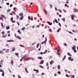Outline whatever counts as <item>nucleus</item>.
<instances>
[{"mask_svg": "<svg viewBox=\"0 0 78 78\" xmlns=\"http://www.w3.org/2000/svg\"><path fill=\"white\" fill-rule=\"evenodd\" d=\"M28 19L30 20H31L32 21H33V17L32 16H31V18H30V17L28 16Z\"/></svg>", "mask_w": 78, "mask_h": 78, "instance_id": "f257e3e1", "label": "nucleus"}, {"mask_svg": "<svg viewBox=\"0 0 78 78\" xmlns=\"http://www.w3.org/2000/svg\"><path fill=\"white\" fill-rule=\"evenodd\" d=\"M24 58L25 61H29V60H30V58L29 57L25 58Z\"/></svg>", "mask_w": 78, "mask_h": 78, "instance_id": "f03ea898", "label": "nucleus"}, {"mask_svg": "<svg viewBox=\"0 0 78 78\" xmlns=\"http://www.w3.org/2000/svg\"><path fill=\"white\" fill-rule=\"evenodd\" d=\"M72 57H69L68 58V59H69V61L70 60L71 61H73V58H71Z\"/></svg>", "mask_w": 78, "mask_h": 78, "instance_id": "7ed1b4c3", "label": "nucleus"}, {"mask_svg": "<svg viewBox=\"0 0 78 78\" xmlns=\"http://www.w3.org/2000/svg\"><path fill=\"white\" fill-rule=\"evenodd\" d=\"M47 37H46V39L45 40V41H44L43 42H41V44H46V42H47Z\"/></svg>", "mask_w": 78, "mask_h": 78, "instance_id": "20e7f679", "label": "nucleus"}, {"mask_svg": "<svg viewBox=\"0 0 78 78\" xmlns=\"http://www.w3.org/2000/svg\"><path fill=\"white\" fill-rule=\"evenodd\" d=\"M27 55H24L23 57L21 59H20V61L21 62V61H22L23 59H24L25 58H26L27 57Z\"/></svg>", "mask_w": 78, "mask_h": 78, "instance_id": "39448f33", "label": "nucleus"}, {"mask_svg": "<svg viewBox=\"0 0 78 78\" xmlns=\"http://www.w3.org/2000/svg\"><path fill=\"white\" fill-rule=\"evenodd\" d=\"M72 49L73 50H75L76 49V46L75 45H74L73 47L72 48Z\"/></svg>", "mask_w": 78, "mask_h": 78, "instance_id": "423d86ee", "label": "nucleus"}, {"mask_svg": "<svg viewBox=\"0 0 78 78\" xmlns=\"http://www.w3.org/2000/svg\"><path fill=\"white\" fill-rule=\"evenodd\" d=\"M73 9V12H78V10L75 8L74 9Z\"/></svg>", "mask_w": 78, "mask_h": 78, "instance_id": "0eeeda50", "label": "nucleus"}, {"mask_svg": "<svg viewBox=\"0 0 78 78\" xmlns=\"http://www.w3.org/2000/svg\"><path fill=\"white\" fill-rule=\"evenodd\" d=\"M1 17H2L4 18L5 19H6V16H5V15H1Z\"/></svg>", "mask_w": 78, "mask_h": 78, "instance_id": "6e6552de", "label": "nucleus"}, {"mask_svg": "<svg viewBox=\"0 0 78 78\" xmlns=\"http://www.w3.org/2000/svg\"><path fill=\"white\" fill-rule=\"evenodd\" d=\"M7 42H14V41L13 40H7Z\"/></svg>", "mask_w": 78, "mask_h": 78, "instance_id": "1a4fd4ad", "label": "nucleus"}, {"mask_svg": "<svg viewBox=\"0 0 78 78\" xmlns=\"http://www.w3.org/2000/svg\"><path fill=\"white\" fill-rule=\"evenodd\" d=\"M44 62V60H42L41 61V62L40 63V64H43Z\"/></svg>", "mask_w": 78, "mask_h": 78, "instance_id": "9d476101", "label": "nucleus"}, {"mask_svg": "<svg viewBox=\"0 0 78 78\" xmlns=\"http://www.w3.org/2000/svg\"><path fill=\"white\" fill-rule=\"evenodd\" d=\"M71 18L72 20H74V16L73 15H71Z\"/></svg>", "mask_w": 78, "mask_h": 78, "instance_id": "9b49d317", "label": "nucleus"}, {"mask_svg": "<svg viewBox=\"0 0 78 78\" xmlns=\"http://www.w3.org/2000/svg\"><path fill=\"white\" fill-rule=\"evenodd\" d=\"M23 13H21L19 14V16H21L22 17V16H23Z\"/></svg>", "mask_w": 78, "mask_h": 78, "instance_id": "f8f14e48", "label": "nucleus"}, {"mask_svg": "<svg viewBox=\"0 0 78 78\" xmlns=\"http://www.w3.org/2000/svg\"><path fill=\"white\" fill-rule=\"evenodd\" d=\"M53 62H54L52 60V61L50 62V64L51 65V64H53Z\"/></svg>", "mask_w": 78, "mask_h": 78, "instance_id": "ddd939ff", "label": "nucleus"}, {"mask_svg": "<svg viewBox=\"0 0 78 78\" xmlns=\"http://www.w3.org/2000/svg\"><path fill=\"white\" fill-rule=\"evenodd\" d=\"M23 16H22L21 17L20 19V20H23Z\"/></svg>", "mask_w": 78, "mask_h": 78, "instance_id": "4468645a", "label": "nucleus"}, {"mask_svg": "<svg viewBox=\"0 0 78 78\" xmlns=\"http://www.w3.org/2000/svg\"><path fill=\"white\" fill-rule=\"evenodd\" d=\"M16 50V48H12V51L13 52L14 51Z\"/></svg>", "mask_w": 78, "mask_h": 78, "instance_id": "2eb2a0df", "label": "nucleus"}, {"mask_svg": "<svg viewBox=\"0 0 78 78\" xmlns=\"http://www.w3.org/2000/svg\"><path fill=\"white\" fill-rule=\"evenodd\" d=\"M48 24H49V25H52V23H50V22H48Z\"/></svg>", "mask_w": 78, "mask_h": 78, "instance_id": "dca6fc26", "label": "nucleus"}, {"mask_svg": "<svg viewBox=\"0 0 78 78\" xmlns=\"http://www.w3.org/2000/svg\"><path fill=\"white\" fill-rule=\"evenodd\" d=\"M9 28H10V27H9V26H7L6 27V30H9Z\"/></svg>", "mask_w": 78, "mask_h": 78, "instance_id": "f3484780", "label": "nucleus"}, {"mask_svg": "<svg viewBox=\"0 0 78 78\" xmlns=\"http://www.w3.org/2000/svg\"><path fill=\"white\" fill-rule=\"evenodd\" d=\"M55 22L56 23H59L58 21V20H57L56 19H55Z\"/></svg>", "mask_w": 78, "mask_h": 78, "instance_id": "a211bd4d", "label": "nucleus"}, {"mask_svg": "<svg viewBox=\"0 0 78 78\" xmlns=\"http://www.w3.org/2000/svg\"><path fill=\"white\" fill-rule=\"evenodd\" d=\"M3 60H2L1 62H0V64L1 65H3Z\"/></svg>", "mask_w": 78, "mask_h": 78, "instance_id": "6ab92c4d", "label": "nucleus"}, {"mask_svg": "<svg viewBox=\"0 0 78 78\" xmlns=\"http://www.w3.org/2000/svg\"><path fill=\"white\" fill-rule=\"evenodd\" d=\"M70 77H71V78H75V76L74 75H71Z\"/></svg>", "mask_w": 78, "mask_h": 78, "instance_id": "aec40b11", "label": "nucleus"}, {"mask_svg": "<svg viewBox=\"0 0 78 78\" xmlns=\"http://www.w3.org/2000/svg\"><path fill=\"white\" fill-rule=\"evenodd\" d=\"M60 30H61V28H59L58 29V30H57V33H59V31H60Z\"/></svg>", "mask_w": 78, "mask_h": 78, "instance_id": "412c9836", "label": "nucleus"}, {"mask_svg": "<svg viewBox=\"0 0 78 78\" xmlns=\"http://www.w3.org/2000/svg\"><path fill=\"white\" fill-rule=\"evenodd\" d=\"M26 28H25V27H23L22 28L21 30H25Z\"/></svg>", "mask_w": 78, "mask_h": 78, "instance_id": "4be33fe9", "label": "nucleus"}, {"mask_svg": "<svg viewBox=\"0 0 78 78\" xmlns=\"http://www.w3.org/2000/svg\"><path fill=\"white\" fill-rule=\"evenodd\" d=\"M25 70L27 73H29L28 71L27 70V68H25Z\"/></svg>", "mask_w": 78, "mask_h": 78, "instance_id": "5701e85b", "label": "nucleus"}, {"mask_svg": "<svg viewBox=\"0 0 78 78\" xmlns=\"http://www.w3.org/2000/svg\"><path fill=\"white\" fill-rule=\"evenodd\" d=\"M66 55H65L63 58V59L62 60V61H64L65 59H66Z\"/></svg>", "mask_w": 78, "mask_h": 78, "instance_id": "b1692460", "label": "nucleus"}, {"mask_svg": "<svg viewBox=\"0 0 78 78\" xmlns=\"http://www.w3.org/2000/svg\"><path fill=\"white\" fill-rule=\"evenodd\" d=\"M38 59H42V57H38Z\"/></svg>", "mask_w": 78, "mask_h": 78, "instance_id": "393cba45", "label": "nucleus"}, {"mask_svg": "<svg viewBox=\"0 0 78 78\" xmlns=\"http://www.w3.org/2000/svg\"><path fill=\"white\" fill-rule=\"evenodd\" d=\"M57 68L59 69V70L60 69V65H58Z\"/></svg>", "mask_w": 78, "mask_h": 78, "instance_id": "a878e982", "label": "nucleus"}, {"mask_svg": "<svg viewBox=\"0 0 78 78\" xmlns=\"http://www.w3.org/2000/svg\"><path fill=\"white\" fill-rule=\"evenodd\" d=\"M38 67H41V68H42V69H44V67L42 66L41 65L39 66Z\"/></svg>", "mask_w": 78, "mask_h": 78, "instance_id": "bb28decb", "label": "nucleus"}, {"mask_svg": "<svg viewBox=\"0 0 78 78\" xmlns=\"http://www.w3.org/2000/svg\"><path fill=\"white\" fill-rule=\"evenodd\" d=\"M67 55H68L69 56H72V55H71V54H70L69 52L67 53Z\"/></svg>", "mask_w": 78, "mask_h": 78, "instance_id": "cd10ccee", "label": "nucleus"}, {"mask_svg": "<svg viewBox=\"0 0 78 78\" xmlns=\"http://www.w3.org/2000/svg\"><path fill=\"white\" fill-rule=\"evenodd\" d=\"M18 33H19V34H21V32H20V30H18L17 31Z\"/></svg>", "mask_w": 78, "mask_h": 78, "instance_id": "c85d7f7f", "label": "nucleus"}, {"mask_svg": "<svg viewBox=\"0 0 78 78\" xmlns=\"http://www.w3.org/2000/svg\"><path fill=\"white\" fill-rule=\"evenodd\" d=\"M13 62H14V61H13V60H12L11 61V63L12 65H13Z\"/></svg>", "mask_w": 78, "mask_h": 78, "instance_id": "c756f323", "label": "nucleus"}, {"mask_svg": "<svg viewBox=\"0 0 78 78\" xmlns=\"http://www.w3.org/2000/svg\"><path fill=\"white\" fill-rule=\"evenodd\" d=\"M15 55H16V56H19V54H18V53H15Z\"/></svg>", "mask_w": 78, "mask_h": 78, "instance_id": "7c9ffc66", "label": "nucleus"}, {"mask_svg": "<svg viewBox=\"0 0 78 78\" xmlns=\"http://www.w3.org/2000/svg\"><path fill=\"white\" fill-rule=\"evenodd\" d=\"M5 75V73H4V72H2V76H4Z\"/></svg>", "mask_w": 78, "mask_h": 78, "instance_id": "2f4dec72", "label": "nucleus"}, {"mask_svg": "<svg viewBox=\"0 0 78 78\" xmlns=\"http://www.w3.org/2000/svg\"><path fill=\"white\" fill-rule=\"evenodd\" d=\"M44 12H45V14H47V11H46V10H45L44 9Z\"/></svg>", "mask_w": 78, "mask_h": 78, "instance_id": "473e14b6", "label": "nucleus"}, {"mask_svg": "<svg viewBox=\"0 0 78 78\" xmlns=\"http://www.w3.org/2000/svg\"><path fill=\"white\" fill-rule=\"evenodd\" d=\"M10 11H11V9H7V12H10Z\"/></svg>", "mask_w": 78, "mask_h": 78, "instance_id": "72a5a7b5", "label": "nucleus"}, {"mask_svg": "<svg viewBox=\"0 0 78 78\" xmlns=\"http://www.w3.org/2000/svg\"><path fill=\"white\" fill-rule=\"evenodd\" d=\"M1 26L2 27V28H4V27H3V24L2 23H1Z\"/></svg>", "mask_w": 78, "mask_h": 78, "instance_id": "f704fd0d", "label": "nucleus"}, {"mask_svg": "<svg viewBox=\"0 0 78 78\" xmlns=\"http://www.w3.org/2000/svg\"><path fill=\"white\" fill-rule=\"evenodd\" d=\"M17 38L19 39H21V37L19 36H17Z\"/></svg>", "mask_w": 78, "mask_h": 78, "instance_id": "c9c22d12", "label": "nucleus"}, {"mask_svg": "<svg viewBox=\"0 0 78 78\" xmlns=\"http://www.w3.org/2000/svg\"><path fill=\"white\" fill-rule=\"evenodd\" d=\"M39 43H38L36 46L37 48H38V47H39Z\"/></svg>", "mask_w": 78, "mask_h": 78, "instance_id": "e433bc0d", "label": "nucleus"}, {"mask_svg": "<svg viewBox=\"0 0 78 78\" xmlns=\"http://www.w3.org/2000/svg\"><path fill=\"white\" fill-rule=\"evenodd\" d=\"M9 51V49H7V51H6L5 52L6 53H8V52Z\"/></svg>", "mask_w": 78, "mask_h": 78, "instance_id": "4c0bfd02", "label": "nucleus"}, {"mask_svg": "<svg viewBox=\"0 0 78 78\" xmlns=\"http://www.w3.org/2000/svg\"><path fill=\"white\" fill-rule=\"evenodd\" d=\"M16 18L17 19H19V16L18 15H16Z\"/></svg>", "mask_w": 78, "mask_h": 78, "instance_id": "58836bf2", "label": "nucleus"}, {"mask_svg": "<svg viewBox=\"0 0 78 78\" xmlns=\"http://www.w3.org/2000/svg\"><path fill=\"white\" fill-rule=\"evenodd\" d=\"M10 20L11 21H12V20H13V17H12L11 19H10Z\"/></svg>", "mask_w": 78, "mask_h": 78, "instance_id": "ea45409f", "label": "nucleus"}, {"mask_svg": "<svg viewBox=\"0 0 78 78\" xmlns=\"http://www.w3.org/2000/svg\"><path fill=\"white\" fill-rule=\"evenodd\" d=\"M2 34L4 35L5 34V33L4 31H3V32H2Z\"/></svg>", "mask_w": 78, "mask_h": 78, "instance_id": "a19ab883", "label": "nucleus"}, {"mask_svg": "<svg viewBox=\"0 0 78 78\" xmlns=\"http://www.w3.org/2000/svg\"><path fill=\"white\" fill-rule=\"evenodd\" d=\"M3 53V51H0V54H2V53Z\"/></svg>", "mask_w": 78, "mask_h": 78, "instance_id": "79ce46f5", "label": "nucleus"}, {"mask_svg": "<svg viewBox=\"0 0 78 78\" xmlns=\"http://www.w3.org/2000/svg\"><path fill=\"white\" fill-rule=\"evenodd\" d=\"M46 66H47V67H48V62H47L46 64Z\"/></svg>", "mask_w": 78, "mask_h": 78, "instance_id": "37998d69", "label": "nucleus"}, {"mask_svg": "<svg viewBox=\"0 0 78 78\" xmlns=\"http://www.w3.org/2000/svg\"><path fill=\"white\" fill-rule=\"evenodd\" d=\"M30 58L32 61H34V58H33V57H30Z\"/></svg>", "mask_w": 78, "mask_h": 78, "instance_id": "c03bdc74", "label": "nucleus"}, {"mask_svg": "<svg viewBox=\"0 0 78 78\" xmlns=\"http://www.w3.org/2000/svg\"><path fill=\"white\" fill-rule=\"evenodd\" d=\"M62 20H63L64 22H65V18H64V19L62 18Z\"/></svg>", "mask_w": 78, "mask_h": 78, "instance_id": "a18cd8bd", "label": "nucleus"}, {"mask_svg": "<svg viewBox=\"0 0 78 78\" xmlns=\"http://www.w3.org/2000/svg\"><path fill=\"white\" fill-rule=\"evenodd\" d=\"M20 47H24V46L23 45H20Z\"/></svg>", "mask_w": 78, "mask_h": 78, "instance_id": "49530a36", "label": "nucleus"}, {"mask_svg": "<svg viewBox=\"0 0 78 78\" xmlns=\"http://www.w3.org/2000/svg\"><path fill=\"white\" fill-rule=\"evenodd\" d=\"M66 77H70V76H69L68 74L66 75Z\"/></svg>", "mask_w": 78, "mask_h": 78, "instance_id": "de8ad7c7", "label": "nucleus"}, {"mask_svg": "<svg viewBox=\"0 0 78 78\" xmlns=\"http://www.w3.org/2000/svg\"><path fill=\"white\" fill-rule=\"evenodd\" d=\"M69 33H70V34H73V33L72 32L69 31L68 32Z\"/></svg>", "mask_w": 78, "mask_h": 78, "instance_id": "09e8293b", "label": "nucleus"}, {"mask_svg": "<svg viewBox=\"0 0 78 78\" xmlns=\"http://www.w3.org/2000/svg\"><path fill=\"white\" fill-rule=\"evenodd\" d=\"M0 72H3L4 71L2 70V69H0Z\"/></svg>", "mask_w": 78, "mask_h": 78, "instance_id": "8fccbe9b", "label": "nucleus"}, {"mask_svg": "<svg viewBox=\"0 0 78 78\" xmlns=\"http://www.w3.org/2000/svg\"><path fill=\"white\" fill-rule=\"evenodd\" d=\"M74 53H76V49H74Z\"/></svg>", "mask_w": 78, "mask_h": 78, "instance_id": "3c124183", "label": "nucleus"}, {"mask_svg": "<svg viewBox=\"0 0 78 78\" xmlns=\"http://www.w3.org/2000/svg\"><path fill=\"white\" fill-rule=\"evenodd\" d=\"M12 23H15L16 22V21L14 20H12V21H11Z\"/></svg>", "mask_w": 78, "mask_h": 78, "instance_id": "603ef678", "label": "nucleus"}, {"mask_svg": "<svg viewBox=\"0 0 78 78\" xmlns=\"http://www.w3.org/2000/svg\"><path fill=\"white\" fill-rule=\"evenodd\" d=\"M64 12H67V11H66V10L64 9L63 10Z\"/></svg>", "mask_w": 78, "mask_h": 78, "instance_id": "864d4df0", "label": "nucleus"}, {"mask_svg": "<svg viewBox=\"0 0 78 78\" xmlns=\"http://www.w3.org/2000/svg\"><path fill=\"white\" fill-rule=\"evenodd\" d=\"M49 31H50V32H51L52 31V30H51V29H49Z\"/></svg>", "mask_w": 78, "mask_h": 78, "instance_id": "5fc2aeb1", "label": "nucleus"}, {"mask_svg": "<svg viewBox=\"0 0 78 78\" xmlns=\"http://www.w3.org/2000/svg\"><path fill=\"white\" fill-rule=\"evenodd\" d=\"M15 36L16 37H17L18 36H17V35H16V34H14Z\"/></svg>", "mask_w": 78, "mask_h": 78, "instance_id": "6e6d98bb", "label": "nucleus"}, {"mask_svg": "<svg viewBox=\"0 0 78 78\" xmlns=\"http://www.w3.org/2000/svg\"><path fill=\"white\" fill-rule=\"evenodd\" d=\"M9 15H11V16H13V14H12V13H9Z\"/></svg>", "mask_w": 78, "mask_h": 78, "instance_id": "4d7b16f0", "label": "nucleus"}, {"mask_svg": "<svg viewBox=\"0 0 78 78\" xmlns=\"http://www.w3.org/2000/svg\"><path fill=\"white\" fill-rule=\"evenodd\" d=\"M50 6L51 8H52V7H53V5H51V4H50Z\"/></svg>", "mask_w": 78, "mask_h": 78, "instance_id": "13d9d810", "label": "nucleus"}, {"mask_svg": "<svg viewBox=\"0 0 78 78\" xmlns=\"http://www.w3.org/2000/svg\"><path fill=\"white\" fill-rule=\"evenodd\" d=\"M41 74L42 75H45V73H42Z\"/></svg>", "mask_w": 78, "mask_h": 78, "instance_id": "bf43d9fd", "label": "nucleus"}, {"mask_svg": "<svg viewBox=\"0 0 78 78\" xmlns=\"http://www.w3.org/2000/svg\"><path fill=\"white\" fill-rule=\"evenodd\" d=\"M58 73V74H61V72L60 71H58L57 72Z\"/></svg>", "mask_w": 78, "mask_h": 78, "instance_id": "052dcab7", "label": "nucleus"}, {"mask_svg": "<svg viewBox=\"0 0 78 78\" xmlns=\"http://www.w3.org/2000/svg\"><path fill=\"white\" fill-rule=\"evenodd\" d=\"M60 51V49H58L57 50V52H59Z\"/></svg>", "mask_w": 78, "mask_h": 78, "instance_id": "680f3d73", "label": "nucleus"}, {"mask_svg": "<svg viewBox=\"0 0 78 78\" xmlns=\"http://www.w3.org/2000/svg\"><path fill=\"white\" fill-rule=\"evenodd\" d=\"M64 45L65 46H66V47H67V44H66V43H64Z\"/></svg>", "mask_w": 78, "mask_h": 78, "instance_id": "e2e57ef3", "label": "nucleus"}, {"mask_svg": "<svg viewBox=\"0 0 78 78\" xmlns=\"http://www.w3.org/2000/svg\"><path fill=\"white\" fill-rule=\"evenodd\" d=\"M13 5H12V4H11L10 5V7H12V6Z\"/></svg>", "mask_w": 78, "mask_h": 78, "instance_id": "0e129e2a", "label": "nucleus"}, {"mask_svg": "<svg viewBox=\"0 0 78 78\" xmlns=\"http://www.w3.org/2000/svg\"><path fill=\"white\" fill-rule=\"evenodd\" d=\"M18 78H21V77H20V76H19V75H18Z\"/></svg>", "mask_w": 78, "mask_h": 78, "instance_id": "69168bd1", "label": "nucleus"}, {"mask_svg": "<svg viewBox=\"0 0 78 78\" xmlns=\"http://www.w3.org/2000/svg\"><path fill=\"white\" fill-rule=\"evenodd\" d=\"M17 24H18V25H20V24H19V22H17Z\"/></svg>", "mask_w": 78, "mask_h": 78, "instance_id": "338daca9", "label": "nucleus"}, {"mask_svg": "<svg viewBox=\"0 0 78 78\" xmlns=\"http://www.w3.org/2000/svg\"><path fill=\"white\" fill-rule=\"evenodd\" d=\"M17 9V8L16 7H14L13 8V9L15 10V9Z\"/></svg>", "mask_w": 78, "mask_h": 78, "instance_id": "774afa93", "label": "nucleus"}]
</instances>
